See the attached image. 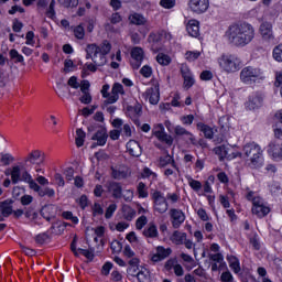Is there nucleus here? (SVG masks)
<instances>
[{"mask_svg": "<svg viewBox=\"0 0 282 282\" xmlns=\"http://www.w3.org/2000/svg\"><path fill=\"white\" fill-rule=\"evenodd\" d=\"M126 149L132 158H140V155H142V147H140V143L135 140H130L126 144Z\"/></svg>", "mask_w": 282, "mask_h": 282, "instance_id": "aec40b11", "label": "nucleus"}, {"mask_svg": "<svg viewBox=\"0 0 282 282\" xmlns=\"http://www.w3.org/2000/svg\"><path fill=\"white\" fill-rule=\"evenodd\" d=\"M160 6L166 10H171V8H175V0H161Z\"/></svg>", "mask_w": 282, "mask_h": 282, "instance_id": "0e129e2a", "label": "nucleus"}, {"mask_svg": "<svg viewBox=\"0 0 282 282\" xmlns=\"http://www.w3.org/2000/svg\"><path fill=\"white\" fill-rule=\"evenodd\" d=\"M54 8H56V0H52L48 9L46 10V17H48V19H54V17H56V11Z\"/></svg>", "mask_w": 282, "mask_h": 282, "instance_id": "49530a36", "label": "nucleus"}, {"mask_svg": "<svg viewBox=\"0 0 282 282\" xmlns=\"http://www.w3.org/2000/svg\"><path fill=\"white\" fill-rule=\"evenodd\" d=\"M107 138H109V134H107V129L100 128L91 137V140H95L98 147H105L107 144Z\"/></svg>", "mask_w": 282, "mask_h": 282, "instance_id": "4be33fe9", "label": "nucleus"}, {"mask_svg": "<svg viewBox=\"0 0 282 282\" xmlns=\"http://www.w3.org/2000/svg\"><path fill=\"white\" fill-rule=\"evenodd\" d=\"M119 94L121 96H124V87L122 86V84L116 83L112 86L111 96L105 100V105H113L118 102V100L120 99Z\"/></svg>", "mask_w": 282, "mask_h": 282, "instance_id": "ddd939ff", "label": "nucleus"}, {"mask_svg": "<svg viewBox=\"0 0 282 282\" xmlns=\"http://www.w3.org/2000/svg\"><path fill=\"white\" fill-rule=\"evenodd\" d=\"M86 135H87V133H85L83 129L79 128L76 130V138H75L76 147L80 148L85 144Z\"/></svg>", "mask_w": 282, "mask_h": 282, "instance_id": "72a5a7b5", "label": "nucleus"}, {"mask_svg": "<svg viewBox=\"0 0 282 282\" xmlns=\"http://www.w3.org/2000/svg\"><path fill=\"white\" fill-rule=\"evenodd\" d=\"M62 217L64 219H68L69 221H72V224H78V217L74 216L72 212H63Z\"/></svg>", "mask_w": 282, "mask_h": 282, "instance_id": "09e8293b", "label": "nucleus"}, {"mask_svg": "<svg viewBox=\"0 0 282 282\" xmlns=\"http://www.w3.org/2000/svg\"><path fill=\"white\" fill-rule=\"evenodd\" d=\"M21 250L24 254H26V257H35L36 256V250H34L30 247L21 245Z\"/></svg>", "mask_w": 282, "mask_h": 282, "instance_id": "69168bd1", "label": "nucleus"}, {"mask_svg": "<svg viewBox=\"0 0 282 282\" xmlns=\"http://www.w3.org/2000/svg\"><path fill=\"white\" fill-rule=\"evenodd\" d=\"M210 8L209 0H189V9L195 14H204Z\"/></svg>", "mask_w": 282, "mask_h": 282, "instance_id": "1a4fd4ad", "label": "nucleus"}, {"mask_svg": "<svg viewBox=\"0 0 282 282\" xmlns=\"http://www.w3.org/2000/svg\"><path fill=\"white\" fill-rule=\"evenodd\" d=\"M275 119L274 135L278 139H282V109L275 113Z\"/></svg>", "mask_w": 282, "mask_h": 282, "instance_id": "bb28decb", "label": "nucleus"}, {"mask_svg": "<svg viewBox=\"0 0 282 282\" xmlns=\"http://www.w3.org/2000/svg\"><path fill=\"white\" fill-rule=\"evenodd\" d=\"M273 58L278 63H282V44H279L273 48Z\"/></svg>", "mask_w": 282, "mask_h": 282, "instance_id": "79ce46f5", "label": "nucleus"}, {"mask_svg": "<svg viewBox=\"0 0 282 282\" xmlns=\"http://www.w3.org/2000/svg\"><path fill=\"white\" fill-rule=\"evenodd\" d=\"M220 281L221 282H232V281H235V278L232 276V273H230V271H225L220 275Z\"/></svg>", "mask_w": 282, "mask_h": 282, "instance_id": "680f3d73", "label": "nucleus"}, {"mask_svg": "<svg viewBox=\"0 0 282 282\" xmlns=\"http://www.w3.org/2000/svg\"><path fill=\"white\" fill-rule=\"evenodd\" d=\"M0 212H2L6 217H9V215L13 213L12 205L8 202L0 203Z\"/></svg>", "mask_w": 282, "mask_h": 282, "instance_id": "ea45409f", "label": "nucleus"}, {"mask_svg": "<svg viewBox=\"0 0 282 282\" xmlns=\"http://www.w3.org/2000/svg\"><path fill=\"white\" fill-rule=\"evenodd\" d=\"M111 52V43L105 40L100 46L97 44H88L86 46V58L91 59L97 67H104L107 65V54Z\"/></svg>", "mask_w": 282, "mask_h": 282, "instance_id": "f03ea898", "label": "nucleus"}, {"mask_svg": "<svg viewBox=\"0 0 282 282\" xmlns=\"http://www.w3.org/2000/svg\"><path fill=\"white\" fill-rule=\"evenodd\" d=\"M47 239H50V235H47V232L39 234L35 237V241H36V243H40V246H43V243H45V241H47Z\"/></svg>", "mask_w": 282, "mask_h": 282, "instance_id": "4d7b16f0", "label": "nucleus"}, {"mask_svg": "<svg viewBox=\"0 0 282 282\" xmlns=\"http://www.w3.org/2000/svg\"><path fill=\"white\" fill-rule=\"evenodd\" d=\"M111 175L113 180H127L129 177V172L126 169H111Z\"/></svg>", "mask_w": 282, "mask_h": 282, "instance_id": "cd10ccee", "label": "nucleus"}, {"mask_svg": "<svg viewBox=\"0 0 282 282\" xmlns=\"http://www.w3.org/2000/svg\"><path fill=\"white\" fill-rule=\"evenodd\" d=\"M20 182H25L26 184H29V187H32V184H35L36 182L34 181V178H32V175L28 173L26 170H24L20 176Z\"/></svg>", "mask_w": 282, "mask_h": 282, "instance_id": "58836bf2", "label": "nucleus"}, {"mask_svg": "<svg viewBox=\"0 0 282 282\" xmlns=\"http://www.w3.org/2000/svg\"><path fill=\"white\" fill-rule=\"evenodd\" d=\"M208 257H209V260L214 261L215 263L224 262V254L221 253H209Z\"/></svg>", "mask_w": 282, "mask_h": 282, "instance_id": "6e6d98bb", "label": "nucleus"}, {"mask_svg": "<svg viewBox=\"0 0 282 282\" xmlns=\"http://www.w3.org/2000/svg\"><path fill=\"white\" fill-rule=\"evenodd\" d=\"M89 72H93V74L98 72V65L95 63H86L82 70L83 78H85V76H89Z\"/></svg>", "mask_w": 282, "mask_h": 282, "instance_id": "473e14b6", "label": "nucleus"}, {"mask_svg": "<svg viewBox=\"0 0 282 282\" xmlns=\"http://www.w3.org/2000/svg\"><path fill=\"white\" fill-rule=\"evenodd\" d=\"M259 32L264 43L274 44V32L272 31V23L262 22L260 24Z\"/></svg>", "mask_w": 282, "mask_h": 282, "instance_id": "0eeeda50", "label": "nucleus"}, {"mask_svg": "<svg viewBox=\"0 0 282 282\" xmlns=\"http://www.w3.org/2000/svg\"><path fill=\"white\" fill-rule=\"evenodd\" d=\"M45 162V154L39 150H34L28 154L24 159L25 166H30V164H43Z\"/></svg>", "mask_w": 282, "mask_h": 282, "instance_id": "4468645a", "label": "nucleus"}, {"mask_svg": "<svg viewBox=\"0 0 282 282\" xmlns=\"http://www.w3.org/2000/svg\"><path fill=\"white\" fill-rule=\"evenodd\" d=\"M156 61L159 65H169L171 63V57L164 53H161L158 54Z\"/></svg>", "mask_w": 282, "mask_h": 282, "instance_id": "37998d69", "label": "nucleus"}, {"mask_svg": "<svg viewBox=\"0 0 282 282\" xmlns=\"http://www.w3.org/2000/svg\"><path fill=\"white\" fill-rule=\"evenodd\" d=\"M117 208H118V205H116V204L109 205L106 210V214H105L106 219H111V217H113V214L116 213Z\"/></svg>", "mask_w": 282, "mask_h": 282, "instance_id": "603ef678", "label": "nucleus"}, {"mask_svg": "<svg viewBox=\"0 0 282 282\" xmlns=\"http://www.w3.org/2000/svg\"><path fill=\"white\" fill-rule=\"evenodd\" d=\"M217 63L221 72H225L226 74H235V72L241 69V58L237 55L223 54L217 58Z\"/></svg>", "mask_w": 282, "mask_h": 282, "instance_id": "20e7f679", "label": "nucleus"}, {"mask_svg": "<svg viewBox=\"0 0 282 282\" xmlns=\"http://www.w3.org/2000/svg\"><path fill=\"white\" fill-rule=\"evenodd\" d=\"M242 158H247V164L250 169H261L263 166V150L256 142L243 145Z\"/></svg>", "mask_w": 282, "mask_h": 282, "instance_id": "7ed1b4c3", "label": "nucleus"}, {"mask_svg": "<svg viewBox=\"0 0 282 282\" xmlns=\"http://www.w3.org/2000/svg\"><path fill=\"white\" fill-rule=\"evenodd\" d=\"M171 248H164L162 246L156 247V252L151 256V261L153 263H160V261H164V259H167V257H171Z\"/></svg>", "mask_w": 282, "mask_h": 282, "instance_id": "dca6fc26", "label": "nucleus"}, {"mask_svg": "<svg viewBox=\"0 0 282 282\" xmlns=\"http://www.w3.org/2000/svg\"><path fill=\"white\" fill-rule=\"evenodd\" d=\"M30 188L31 191H34L35 193H37L40 197H45V187H41L39 183H32Z\"/></svg>", "mask_w": 282, "mask_h": 282, "instance_id": "de8ad7c7", "label": "nucleus"}, {"mask_svg": "<svg viewBox=\"0 0 282 282\" xmlns=\"http://www.w3.org/2000/svg\"><path fill=\"white\" fill-rule=\"evenodd\" d=\"M12 184H19L21 182V166L14 165L11 170Z\"/></svg>", "mask_w": 282, "mask_h": 282, "instance_id": "2f4dec72", "label": "nucleus"}, {"mask_svg": "<svg viewBox=\"0 0 282 282\" xmlns=\"http://www.w3.org/2000/svg\"><path fill=\"white\" fill-rule=\"evenodd\" d=\"M74 35L79 40L85 39V29L82 25L76 26L74 29Z\"/></svg>", "mask_w": 282, "mask_h": 282, "instance_id": "bf43d9fd", "label": "nucleus"}, {"mask_svg": "<svg viewBox=\"0 0 282 282\" xmlns=\"http://www.w3.org/2000/svg\"><path fill=\"white\" fill-rule=\"evenodd\" d=\"M123 219H126L127 221H133V219H135V209L131 208L130 206H124Z\"/></svg>", "mask_w": 282, "mask_h": 282, "instance_id": "f704fd0d", "label": "nucleus"}, {"mask_svg": "<svg viewBox=\"0 0 282 282\" xmlns=\"http://www.w3.org/2000/svg\"><path fill=\"white\" fill-rule=\"evenodd\" d=\"M160 166H162V169H166V166H172L174 171H177V173H180V166H177V163H175V159H173L171 154H165L164 156L160 158Z\"/></svg>", "mask_w": 282, "mask_h": 282, "instance_id": "b1692460", "label": "nucleus"}, {"mask_svg": "<svg viewBox=\"0 0 282 282\" xmlns=\"http://www.w3.org/2000/svg\"><path fill=\"white\" fill-rule=\"evenodd\" d=\"M110 249L112 250V252H122V242L118 241V240H113L110 243Z\"/></svg>", "mask_w": 282, "mask_h": 282, "instance_id": "864d4df0", "label": "nucleus"}, {"mask_svg": "<svg viewBox=\"0 0 282 282\" xmlns=\"http://www.w3.org/2000/svg\"><path fill=\"white\" fill-rule=\"evenodd\" d=\"M264 78L263 70L259 67L246 66L240 72V80L245 85H254V83H261Z\"/></svg>", "mask_w": 282, "mask_h": 282, "instance_id": "39448f33", "label": "nucleus"}, {"mask_svg": "<svg viewBox=\"0 0 282 282\" xmlns=\"http://www.w3.org/2000/svg\"><path fill=\"white\" fill-rule=\"evenodd\" d=\"M129 21L133 25H144V23H147V18L140 13H133L129 17Z\"/></svg>", "mask_w": 282, "mask_h": 282, "instance_id": "c756f323", "label": "nucleus"}, {"mask_svg": "<svg viewBox=\"0 0 282 282\" xmlns=\"http://www.w3.org/2000/svg\"><path fill=\"white\" fill-rule=\"evenodd\" d=\"M150 105H158L160 102V86L154 85L151 88H148L145 91Z\"/></svg>", "mask_w": 282, "mask_h": 282, "instance_id": "412c9836", "label": "nucleus"}, {"mask_svg": "<svg viewBox=\"0 0 282 282\" xmlns=\"http://www.w3.org/2000/svg\"><path fill=\"white\" fill-rule=\"evenodd\" d=\"M174 133L177 138H183L187 144H195V140L197 139L193 132L186 130V128L182 126L174 127Z\"/></svg>", "mask_w": 282, "mask_h": 282, "instance_id": "9d476101", "label": "nucleus"}, {"mask_svg": "<svg viewBox=\"0 0 282 282\" xmlns=\"http://www.w3.org/2000/svg\"><path fill=\"white\" fill-rule=\"evenodd\" d=\"M131 65L133 69H140L142 61H144V50L140 46H135L131 50Z\"/></svg>", "mask_w": 282, "mask_h": 282, "instance_id": "f8f14e48", "label": "nucleus"}, {"mask_svg": "<svg viewBox=\"0 0 282 282\" xmlns=\"http://www.w3.org/2000/svg\"><path fill=\"white\" fill-rule=\"evenodd\" d=\"M140 74H141V76H144V78H151V75L153 74V69L151 68V66L144 65L140 69Z\"/></svg>", "mask_w": 282, "mask_h": 282, "instance_id": "3c124183", "label": "nucleus"}, {"mask_svg": "<svg viewBox=\"0 0 282 282\" xmlns=\"http://www.w3.org/2000/svg\"><path fill=\"white\" fill-rule=\"evenodd\" d=\"M194 120H195V116H193V115H187V116L181 117V122L187 127H191V124H193Z\"/></svg>", "mask_w": 282, "mask_h": 282, "instance_id": "13d9d810", "label": "nucleus"}, {"mask_svg": "<svg viewBox=\"0 0 282 282\" xmlns=\"http://www.w3.org/2000/svg\"><path fill=\"white\" fill-rule=\"evenodd\" d=\"M106 188H107L108 193L111 194L113 199L122 198V184H120L116 181H110L106 184Z\"/></svg>", "mask_w": 282, "mask_h": 282, "instance_id": "f3484780", "label": "nucleus"}, {"mask_svg": "<svg viewBox=\"0 0 282 282\" xmlns=\"http://www.w3.org/2000/svg\"><path fill=\"white\" fill-rule=\"evenodd\" d=\"M151 197L153 200L154 213H158L159 215H164V213L169 210V200H166V196H164V193L160 191H154L151 194Z\"/></svg>", "mask_w": 282, "mask_h": 282, "instance_id": "423d86ee", "label": "nucleus"}, {"mask_svg": "<svg viewBox=\"0 0 282 282\" xmlns=\"http://www.w3.org/2000/svg\"><path fill=\"white\" fill-rule=\"evenodd\" d=\"M67 85L69 87H72L73 89H78V87H80V84L78 83V77L76 76H72L68 82Z\"/></svg>", "mask_w": 282, "mask_h": 282, "instance_id": "338daca9", "label": "nucleus"}, {"mask_svg": "<svg viewBox=\"0 0 282 282\" xmlns=\"http://www.w3.org/2000/svg\"><path fill=\"white\" fill-rule=\"evenodd\" d=\"M188 186L193 188L196 193L202 191V182L192 178L191 176H186Z\"/></svg>", "mask_w": 282, "mask_h": 282, "instance_id": "4c0bfd02", "label": "nucleus"}, {"mask_svg": "<svg viewBox=\"0 0 282 282\" xmlns=\"http://www.w3.org/2000/svg\"><path fill=\"white\" fill-rule=\"evenodd\" d=\"M9 56L10 58H12V61H14L15 63H23L24 58L23 55L19 54V51H17L15 48H12L9 52Z\"/></svg>", "mask_w": 282, "mask_h": 282, "instance_id": "a19ab883", "label": "nucleus"}, {"mask_svg": "<svg viewBox=\"0 0 282 282\" xmlns=\"http://www.w3.org/2000/svg\"><path fill=\"white\" fill-rule=\"evenodd\" d=\"M181 74L184 78V87L185 89H191L195 85V78L193 77V73H191V68L186 65L181 66Z\"/></svg>", "mask_w": 282, "mask_h": 282, "instance_id": "a211bd4d", "label": "nucleus"}, {"mask_svg": "<svg viewBox=\"0 0 282 282\" xmlns=\"http://www.w3.org/2000/svg\"><path fill=\"white\" fill-rule=\"evenodd\" d=\"M26 219H31V221H35V219H39V213L34 212V209L29 208L25 213H24Z\"/></svg>", "mask_w": 282, "mask_h": 282, "instance_id": "5fc2aeb1", "label": "nucleus"}, {"mask_svg": "<svg viewBox=\"0 0 282 282\" xmlns=\"http://www.w3.org/2000/svg\"><path fill=\"white\" fill-rule=\"evenodd\" d=\"M227 261L229 263V268L235 272V274H239V272H241V264L237 257L227 256Z\"/></svg>", "mask_w": 282, "mask_h": 282, "instance_id": "a878e982", "label": "nucleus"}, {"mask_svg": "<svg viewBox=\"0 0 282 282\" xmlns=\"http://www.w3.org/2000/svg\"><path fill=\"white\" fill-rule=\"evenodd\" d=\"M143 235L144 237H148L150 239H155L159 237V232H158V226L155 225H149V227H147L144 230H143Z\"/></svg>", "mask_w": 282, "mask_h": 282, "instance_id": "c85d7f7f", "label": "nucleus"}, {"mask_svg": "<svg viewBox=\"0 0 282 282\" xmlns=\"http://www.w3.org/2000/svg\"><path fill=\"white\" fill-rule=\"evenodd\" d=\"M1 162L4 164V166H10L11 162H14V156H12L10 153L1 154Z\"/></svg>", "mask_w": 282, "mask_h": 282, "instance_id": "8fccbe9b", "label": "nucleus"}, {"mask_svg": "<svg viewBox=\"0 0 282 282\" xmlns=\"http://www.w3.org/2000/svg\"><path fill=\"white\" fill-rule=\"evenodd\" d=\"M196 128L197 131H200V133L204 134V138H206V140H213L215 138V130L210 126L204 122H198L196 124Z\"/></svg>", "mask_w": 282, "mask_h": 282, "instance_id": "5701e85b", "label": "nucleus"}, {"mask_svg": "<svg viewBox=\"0 0 282 282\" xmlns=\"http://www.w3.org/2000/svg\"><path fill=\"white\" fill-rule=\"evenodd\" d=\"M254 26L248 22H241L229 26L227 31V37L229 43L236 45V47H246L254 41Z\"/></svg>", "mask_w": 282, "mask_h": 282, "instance_id": "f257e3e1", "label": "nucleus"}, {"mask_svg": "<svg viewBox=\"0 0 282 282\" xmlns=\"http://www.w3.org/2000/svg\"><path fill=\"white\" fill-rule=\"evenodd\" d=\"M153 135H155L160 142H165V144H173V139H171V135H167L166 132H164V126H162V123H159L154 128Z\"/></svg>", "mask_w": 282, "mask_h": 282, "instance_id": "6ab92c4d", "label": "nucleus"}, {"mask_svg": "<svg viewBox=\"0 0 282 282\" xmlns=\"http://www.w3.org/2000/svg\"><path fill=\"white\" fill-rule=\"evenodd\" d=\"M137 191L139 193V197H142V198L149 197V192H147V184L140 182L138 184Z\"/></svg>", "mask_w": 282, "mask_h": 282, "instance_id": "c03bdc74", "label": "nucleus"}, {"mask_svg": "<svg viewBox=\"0 0 282 282\" xmlns=\"http://www.w3.org/2000/svg\"><path fill=\"white\" fill-rule=\"evenodd\" d=\"M148 219H147V216H141L137 219V223H135V227H137V230H142V228L144 227L145 224H148Z\"/></svg>", "mask_w": 282, "mask_h": 282, "instance_id": "e2e57ef3", "label": "nucleus"}, {"mask_svg": "<svg viewBox=\"0 0 282 282\" xmlns=\"http://www.w3.org/2000/svg\"><path fill=\"white\" fill-rule=\"evenodd\" d=\"M170 218L172 219L173 228H180L186 221V215L184 212L177 208H172L169 212Z\"/></svg>", "mask_w": 282, "mask_h": 282, "instance_id": "9b49d317", "label": "nucleus"}, {"mask_svg": "<svg viewBox=\"0 0 282 282\" xmlns=\"http://www.w3.org/2000/svg\"><path fill=\"white\" fill-rule=\"evenodd\" d=\"M172 241L176 243V246H183L184 241H186V232L174 231L172 235Z\"/></svg>", "mask_w": 282, "mask_h": 282, "instance_id": "7c9ffc66", "label": "nucleus"}, {"mask_svg": "<svg viewBox=\"0 0 282 282\" xmlns=\"http://www.w3.org/2000/svg\"><path fill=\"white\" fill-rule=\"evenodd\" d=\"M176 265H177V260L176 259H169L165 262L164 268L167 272H171V270H174Z\"/></svg>", "mask_w": 282, "mask_h": 282, "instance_id": "052dcab7", "label": "nucleus"}, {"mask_svg": "<svg viewBox=\"0 0 282 282\" xmlns=\"http://www.w3.org/2000/svg\"><path fill=\"white\" fill-rule=\"evenodd\" d=\"M137 279L139 282H151V273L149 270L143 269L137 273Z\"/></svg>", "mask_w": 282, "mask_h": 282, "instance_id": "c9c22d12", "label": "nucleus"}, {"mask_svg": "<svg viewBox=\"0 0 282 282\" xmlns=\"http://www.w3.org/2000/svg\"><path fill=\"white\" fill-rule=\"evenodd\" d=\"M105 213V209H102V206H100L98 203H95L93 206V215L96 217V215H102Z\"/></svg>", "mask_w": 282, "mask_h": 282, "instance_id": "774afa93", "label": "nucleus"}, {"mask_svg": "<svg viewBox=\"0 0 282 282\" xmlns=\"http://www.w3.org/2000/svg\"><path fill=\"white\" fill-rule=\"evenodd\" d=\"M59 4L63 6V8H77L78 7V0H57Z\"/></svg>", "mask_w": 282, "mask_h": 282, "instance_id": "a18cd8bd", "label": "nucleus"}, {"mask_svg": "<svg viewBox=\"0 0 282 282\" xmlns=\"http://www.w3.org/2000/svg\"><path fill=\"white\" fill-rule=\"evenodd\" d=\"M186 30H187L189 36L197 39V36H199V21L189 20L186 25Z\"/></svg>", "mask_w": 282, "mask_h": 282, "instance_id": "393cba45", "label": "nucleus"}, {"mask_svg": "<svg viewBox=\"0 0 282 282\" xmlns=\"http://www.w3.org/2000/svg\"><path fill=\"white\" fill-rule=\"evenodd\" d=\"M252 214L257 215L260 219L270 215V206L262 199H256L252 206Z\"/></svg>", "mask_w": 282, "mask_h": 282, "instance_id": "6e6552de", "label": "nucleus"}, {"mask_svg": "<svg viewBox=\"0 0 282 282\" xmlns=\"http://www.w3.org/2000/svg\"><path fill=\"white\" fill-rule=\"evenodd\" d=\"M230 151H231L230 148L226 147L223 158H226V160H235V158H243V153L230 152Z\"/></svg>", "mask_w": 282, "mask_h": 282, "instance_id": "e433bc0d", "label": "nucleus"}, {"mask_svg": "<svg viewBox=\"0 0 282 282\" xmlns=\"http://www.w3.org/2000/svg\"><path fill=\"white\" fill-rule=\"evenodd\" d=\"M262 105L263 95H261V93H253L251 96H249L246 107L249 109V111H254V109H259Z\"/></svg>", "mask_w": 282, "mask_h": 282, "instance_id": "2eb2a0df", "label": "nucleus"}]
</instances>
